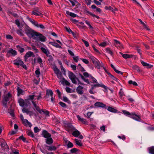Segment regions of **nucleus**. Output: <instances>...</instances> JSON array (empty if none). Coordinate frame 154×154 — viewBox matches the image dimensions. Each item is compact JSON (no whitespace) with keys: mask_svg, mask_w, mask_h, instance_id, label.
<instances>
[{"mask_svg":"<svg viewBox=\"0 0 154 154\" xmlns=\"http://www.w3.org/2000/svg\"><path fill=\"white\" fill-rule=\"evenodd\" d=\"M53 69L54 73L57 75V77L61 80L62 84L67 86L70 85V83L65 80V79L63 77L61 72L56 66L53 67Z\"/></svg>","mask_w":154,"mask_h":154,"instance_id":"nucleus-1","label":"nucleus"},{"mask_svg":"<svg viewBox=\"0 0 154 154\" xmlns=\"http://www.w3.org/2000/svg\"><path fill=\"white\" fill-rule=\"evenodd\" d=\"M35 97H36V98L35 99V100L37 99V100H39L42 99V92H35L32 93V95H29L28 96V99L31 100L32 103L34 106V104L33 103V102L35 103L36 105H37V102L33 100Z\"/></svg>","mask_w":154,"mask_h":154,"instance_id":"nucleus-2","label":"nucleus"},{"mask_svg":"<svg viewBox=\"0 0 154 154\" xmlns=\"http://www.w3.org/2000/svg\"><path fill=\"white\" fill-rule=\"evenodd\" d=\"M11 96V94L10 93H8L7 94H5L4 95L3 97L2 103L5 107H7L8 102Z\"/></svg>","mask_w":154,"mask_h":154,"instance_id":"nucleus-3","label":"nucleus"},{"mask_svg":"<svg viewBox=\"0 0 154 154\" xmlns=\"http://www.w3.org/2000/svg\"><path fill=\"white\" fill-rule=\"evenodd\" d=\"M26 35L30 38H32L33 39L35 38L37 32L34 31L31 29H26L25 30Z\"/></svg>","mask_w":154,"mask_h":154,"instance_id":"nucleus-4","label":"nucleus"},{"mask_svg":"<svg viewBox=\"0 0 154 154\" xmlns=\"http://www.w3.org/2000/svg\"><path fill=\"white\" fill-rule=\"evenodd\" d=\"M13 64L16 66H21L24 68L26 69V66L24 64L23 62L20 58H18L16 60H14L13 61Z\"/></svg>","mask_w":154,"mask_h":154,"instance_id":"nucleus-5","label":"nucleus"},{"mask_svg":"<svg viewBox=\"0 0 154 154\" xmlns=\"http://www.w3.org/2000/svg\"><path fill=\"white\" fill-rule=\"evenodd\" d=\"M0 145L2 149L7 151L9 150V147L5 141L3 139H0Z\"/></svg>","mask_w":154,"mask_h":154,"instance_id":"nucleus-6","label":"nucleus"},{"mask_svg":"<svg viewBox=\"0 0 154 154\" xmlns=\"http://www.w3.org/2000/svg\"><path fill=\"white\" fill-rule=\"evenodd\" d=\"M68 76L71 80L72 83L75 84L77 83L76 81V79L77 78L76 77L75 75L72 72L70 71H68Z\"/></svg>","mask_w":154,"mask_h":154,"instance_id":"nucleus-7","label":"nucleus"},{"mask_svg":"<svg viewBox=\"0 0 154 154\" xmlns=\"http://www.w3.org/2000/svg\"><path fill=\"white\" fill-rule=\"evenodd\" d=\"M36 34V35L35 37V38H34V39L37 41L39 40L42 42L45 41L46 38L42 34L37 32Z\"/></svg>","mask_w":154,"mask_h":154,"instance_id":"nucleus-8","label":"nucleus"},{"mask_svg":"<svg viewBox=\"0 0 154 154\" xmlns=\"http://www.w3.org/2000/svg\"><path fill=\"white\" fill-rule=\"evenodd\" d=\"M33 104H34V107L35 108L36 110L38 111L40 113H41L42 112L46 115L49 116V111L45 110H42L37 105H36L35 103L33 102Z\"/></svg>","mask_w":154,"mask_h":154,"instance_id":"nucleus-9","label":"nucleus"},{"mask_svg":"<svg viewBox=\"0 0 154 154\" xmlns=\"http://www.w3.org/2000/svg\"><path fill=\"white\" fill-rule=\"evenodd\" d=\"M18 102L20 105L22 107L27 106V103L29 102L28 100L25 99L24 100L22 98L18 100Z\"/></svg>","mask_w":154,"mask_h":154,"instance_id":"nucleus-10","label":"nucleus"},{"mask_svg":"<svg viewBox=\"0 0 154 154\" xmlns=\"http://www.w3.org/2000/svg\"><path fill=\"white\" fill-rule=\"evenodd\" d=\"M129 117L137 121H140L141 120L140 116L136 114L135 113H131V116H129Z\"/></svg>","mask_w":154,"mask_h":154,"instance_id":"nucleus-11","label":"nucleus"},{"mask_svg":"<svg viewBox=\"0 0 154 154\" xmlns=\"http://www.w3.org/2000/svg\"><path fill=\"white\" fill-rule=\"evenodd\" d=\"M66 130L68 131H72L75 129V128L71 124L68 123L66 125Z\"/></svg>","mask_w":154,"mask_h":154,"instance_id":"nucleus-12","label":"nucleus"},{"mask_svg":"<svg viewBox=\"0 0 154 154\" xmlns=\"http://www.w3.org/2000/svg\"><path fill=\"white\" fill-rule=\"evenodd\" d=\"M94 105L96 107H100L103 108H106V105L102 102H96L94 103Z\"/></svg>","mask_w":154,"mask_h":154,"instance_id":"nucleus-13","label":"nucleus"},{"mask_svg":"<svg viewBox=\"0 0 154 154\" xmlns=\"http://www.w3.org/2000/svg\"><path fill=\"white\" fill-rule=\"evenodd\" d=\"M42 135L43 137L46 138L51 137V134L45 130L42 131Z\"/></svg>","mask_w":154,"mask_h":154,"instance_id":"nucleus-14","label":"nucleus"},{"mask_svg":"<svg viewBox=\"0 0 154 154\" xmlns=\"http://www.w3.org/2000/svg\"><path fill=\"white\" fill-rule=\"evenodd\" d=\"M83 87L80 85H79L76 89V91L79 94L82 95L83 94Z\"/></svg>","mask_w":154,"mask_h":154,"instance_id":"nucleus-15","label":"nucleus"},{"mask_svg":"<svg viewBox=\"0 0 154 154\" xmlns=\"http://www.w3.org/2000/svg\"><path fill=\"white\" fill-rule=\"evenodd\" d=\"M41 49L44 53L47 56H48L50 54V52L49 50L47 48H45L44 47H41Z\"/></svg>","mask_w":154,"mask_h":154,"instance_id":"nucleus-16","label":"nucleus"},{"mask_svg":"<svg viewBox=\"0 0 154 154\" xmlns=\"http://www.w3.org/2000/svg\"><path fill=\"white\" fill-rule=\"evenodd\" d=\"M53 93L51 90L47 89L46 91V94L45 97L47 98L49 97V96H53Z\"/></svg>","mask_w":154,"mask_h":154,"instance_id":"nucleus-17","label":"nucleus"},{"mask_svg":"<svg viewBox=\"0 0 154 154\" xmlns=\"http://www.w3.org/2000/svg\"><path fill=\"white\" fill-rule=\"evenodd\" d=\"M34 57V56L33 53L31 51H29L27 52L24 56V57L25 58V60L26 61V59L31 56Z\"/></svg>","mask_w":154,"mask_h":154,"instance_id":"nucleus-18","label":"nucleus"},{"mask_svg":"<svg viewBox=\"0 0 154 154\" xmlns=\"http://www.w3.org/2000/svg\"><path fill=\"white\" fill-rule=\"evenodd\" d=\"M45 142L48 145H51L53 143V140L51 137L47 138L45 139Z\"/></svg>","mask_w":154,"mask_h":154,"instance_id":"nucleus-19","label":"nucleus"},{"mask_svg":"<svg viewBox=\"0 0 154 154\" xmlns=\"http://www.w3.org/2000/svg\"><path fill=\"white\" fill-rule=\"evenodd\" d=\"M96 83V84H95V85H93V86H94V88L100 87L102 88H104L106 90H107V87L106 86H105L103 84L100 85V84H99L98 83V82H97V83Z\"/></svg>","mask_w":154,"mask_h":154,"instance_id":"nucleus-20","label":"nucleus"},{"mask_svg":"<svg viewBox=\"0 0 154 154\" xmlns=\"http://www.w3.org/2000/svg\"><path fill=\"white\" fill-rule=\"evenodd\" d=\"M46 149L49 151L55 150L56 149V147L54 146H49L46 145H45Z\"/></svg>","mask_w":154,"mask_h":154,"instance_id":"nucleus-21","label":"nucleus"},{"mask_svg":"<svg viewBox=\"0 0 154 154\" xmlns=\"http://www.w3.org/2000/svg\"><path fill=\"white\" fill-rule=\"evenodd\" d=\"M72 131L73 132L72 133V135L75 137H78L80 134V132L76 129Z\"/></svg>","mask_w":154,"mask_h":154,"instance_id":"nucleus-22","label":"nucleus"},{"mask_svg":"<svg viewBox=\"0 0 154 154\" xmlns=\"http://www.w3.org/2000/svg\"><path fill=\"white\" fill-rule=\"evenodd\" d=\"M88 57L91 60L94 64L98 60L95 57L91 54L88 55Z\"/></svg>","mask_w":154,"mask_h":154,"instance_id":"nucleus-23","label":"nucleus"},{"mask_svg":"<svg viewBox=\"0 0 154 154\" xmlns=\"http://www.w3.org/2000/svg\"><path fill=\"white\" fill-rule=\"evenodd\" d=\"M8 53L9 54H11L13 56H15L17 54V52L15 50L13 49L8 50Z\"/></svg>","mask_w":154,"mask_h":154,"instance_id":"nucleus-24","label":"nucleus"},{"mask_svg":"<svg viewBox=\"0 0 154 154\" xmlns=\"http://www.w3.org/2000/svg\"><path fill=\"white\" fill-rule=\"evenodd\" d=\"M77 118L79 120L82 122L84 124H86L87 123V121L86 119L82 118L79 115L77 116Z\"/></svg>","mask_w":154,"mask_h":154,"instance_id":"nucleus-25","label":"nucleus"},{"mask_svg":"<svg viewBox=\"0 0 154 154\" xmlns=\"http://www.w3.org/2000/svg\"><path fill=\"white\" fill-rule=\"evenodd\" d=\"M141 63L143 66H146V67L148 68H151L153 67L152 65H150L146 63L145 62L143 61H142Z\"/></svg>","mask_w":154,"mask_h":154,"instance_id":"nucleus-26","label":"nucleus"},{"mask_svg":"<svg viewBox=\"0 0 154 154\" xmlns=\"http://www.w3.org/2000/svg\"><path fill=\"white\" fill-rule=\"evenodd\" d=\"M26 133L27 135L32 138L35 137V135L33 132L31 130H28L26 131Z\"/></svg>","mask_w":154,"mask_h":154,"instance_id":"nucleus-27","label":"nucleus"},{"mask_svg":"<svg viewBox=\"0 0 154 154\" xmlns=\"http://www.w3.org/2000/svg\"><path fill=\"white\" fill-rule=\"evenodd\" d=\"M22 112L23 113H26L27 114L30 115L32 114V112L29 110L28 109L25 108H23L22 109Z\"/></svg>","mask_w":154,"mask_h":154,"instance_id":"nucleus-28","label":"nucleus"},{"mask_svg":"<svg viewBox=\"0 0 154 154\" xmlns=\"http://www.w3.org/2000/svg\"><path fill=\"white\" fill-rule=\"evenodd\" d=\"M120 53L121 54L122 57L125 59L130 58L132 57V55L123 54L121 52H120Z\"/></svg>","mask_w":154,"mask_h":154,"instance_id":"nucleus-29","label":"nucleus"},{"mask_svg":"<svg viewBox=\"0 0 154 154\" xmlns=\"http://www.w3.org/2000/svg\"><path fill=\"white\" fill-rule=\"evenodd\" d=\"M50 44L56 48H61V46L59 45L58 44L55 42H50Z\"/></svg>","mask_w":154,"mask_h":154,"instance_id":"nucleus-30","label":"nucleus"},{"mask_svg":"<svg viewBox=\"0 0 154 154\" xmlns=\"http://www.w3.org/2000/svg\"><path fill=\"white\" fill-rule=\"evenodd\" d=\"M149 152L151 154H154V146H152L148 148Z\"/></svg>","mask_w":154,"mask_h":154,"instance_id":"nucleus-31","label":"nucleus"},{"mask_svg":"<svg viewBox=\"0 0 154 154\" xmlns=\"http://www.w3.org/2000/svg\"><path fill=\"white\" fill-rule=\"evenodd\" d=\"M66 13L67 15H69L71 17H75L77 16V15L76 14L70 12L68 11H66Z\"/></svg>","mask_w":154,"mask_h":154,"instance_id":"nucleus-32","label":"nucleus"},{"mask_svg":"<svg viewBox=\"0 0 154 154\" xmlns=\"http://www.w3.org/2000/svg\"><path fill=\"white\" fill-rule=\"evenodd\" d=\"M29 20L30 21V22L31 23L33 24L36 27H37L38 26V24L37 22L35 21L34 20H32L30 18H29Z\"/></svg>","mask_w":154,"mask_h":154,"instance_id":"nucleus-33","label":"nucleus"},{"mask_svg":"<svg viewBox=\"0 0 154 154\" xmlns=\"http://www.w3.org/2000/svg\"><path fill=\"white\" fill-rule=\"evenodd\" d=\"M74 141L77 145L80 146H82V143L81 141V140H79L77 139H74Z\"/></svg>","mask_w":154,"mask_h":154,"instance_id":"nucleus-34","label":"nucleus"},{"mask_svg":"<svg viewBox=\"0 0 154 154\" xmlns=\"http://www.w3.org/2000/svg\"><path fill=\"white\" fill-rule=\"evenodd\" d=\"M107 109L108 111H109V112H114L116 113L117 112V110L113 108H112L111 107H109Z\"/></svg>","mask_w":154,"mask_h":154,"instance_id":"nucleus-35","label":"nucleus"},{"mask_svg":"<svg viewBox=\"0 0 154 154\" xmlns=\"http://www.w3.org/2000/svg\"><path fill=\"white\" fill-rule=\"evenodd\" d=\"M111 66L113 69L114 70L116 73L119 74H120L121 75L123 74V73L122 72L117 70L116 69V68L115 67V66L112 64H111Z\"/></svg>","mask_w":154,"mask_h":154,"instance_id":"nucleus-36","label":"nucleus"},{"mask_svg":"<svg viewBox=\"0 0 154 154\" xmlns=\"http://www.w3.org/2000/svg\"><path fill=\"white\" fill-rule=\"evenodd\" d=\"M18 51H20V53H22L25 50V49L21 47L20 45H17L16 46Z\"/></svg>","mask_w":154,"mask_h":154,"instance_id":"nucleus-37","label":"nucleus"},{"mask_svg":"<svg viewBox=\"0 0 154 154\" xmlns=\"http://www.w3.org/2000/svg\"><path fill=\"white\" fill-rule=\"evenodd\" d=\"M32 13L35 15L41 17H42L43 16L42 14L38 11H32Z\"/></svg>","mask_w":154,"mask_h":154,"instance_id":"nucleus-38","label":"nucleus"},{"mask_svg":"<svg viewBox=\"0 0 154 154\" xmlns=\"http://www.w3.org/2000/svg\"><path fill=\"white\" fill-rule=\"evenodd\" d=\"M91 8L93 9H96V11L100 13L101 11V10L100 8H97V7L94 5H92L91 6Z\"/></svg>","mask_w":154,"mask_h":154,"instance_id":"nucleus-39","label":"nucleus"},{"mask_svg":"<svg viewBox=\"0 0 154 154\" xmlns=\"http://www.w3.org/2000/svg\"><path fill=\"white\" fill-rule=\"evenodd\" d=\"M105 50L106 52L112 56L113 55V53L112 51L111 50L110 48H107L105 49Z\"/></svg>","mask_w":154,"mask_h":154,"instance_id":"nucleus-40","label":"nucleus"},{"mask_svg":"<svg viewBox=\"0 0 154 154\" xmlns=\"http://www.w3.org/2000/svg\"><path fill=\"white\" fill-rule=\"evenodd\" d=\"M122 112L125 115L129 117V116H131V113H130L129 112L125 110H122Z\"/></svg>","mask_w":154,"mask_h":154,"instance_id":"nucleus-41","label":"nucleus"},{"mask_svg":"<svg viewBox=\"0 0 154 154\" xmlns=\"http://www.w3.org/2000/svg\"><path fill=\"white\" fill-rule=\"evenodd\" d=\"M139 20L141 24H142L143 26L145 29H146L148 30H150L148 27L140 19H139Z\"/></svg>","mask_w":154,"mask_h":154,"instance_id":"nucleus-42","label":"nucleus"},{"mask_svg":"<svg viewBox=\"0 0 154 154\" xmlns=\"http://www.w3.org/2000/svg\"><path fill=\"white\" fill-rule=\"evenodd\" d=\"M89 78L92 81V82L93 83H96L97 82V80L91 75H90Z\"/></svg>","mask_w":154,"mask_h":154,"instance_id":"nucleus-43","label":"nucleus"},{"mask_svg":"<svg viewBox=\"0 0 154 154\" xmlns=\"http://www.w3.org/2000/svg\"><path fill=\"white\" fill-rule=\"evenodd\" d=\"M108 75L112 79L118 82V79L112 75L110 73H108Z\"/></svg>","mask_w":154,"mask_h":154,"instance_id":"nucleus-44","label":"nucleus"},{"mask_svg":"<svg viewBox=\"0 0 154 154\" xmlns=\"http://www.w3.org/2000/svg\"><path fill=\"white\" fill-rule=\"evenodd\" d=\"M17 91L18 96H19L20 94H23V91L22 89L20 88L19 87H18L17 89Z\"/></svg>","mask_w":154,"mask_h":154,"instance_id":"nucleus-45","label":"nucleus"},{"mask_svg":"<svg viewBox=\"0 0 154 154\" xmlns=\"http://www.w3.org/2000/svg\"><path fill=\"white\" fill-rule=\"evenodd\" d=\"M114 43L116 47L117 46H118L120 47L122 45V44L120 43L116 40H114Z\"/></svg>","mask_w":154,"mask_h":154,"instance_id":"nucleus-46","label":"nucleus"},{"mask_svg":"<svg viewBox=\"0 0 154 154\" xmlns=\"http://www.w3.org/2000/svg\"><path fill=\"white\" fill-rule=\"evenodd\" d=\"M24 123L26 125H28L30 127H31L32 126V124L27 119H25V120H24Z\"/></svg>","mask_w":154,"mask_h":154,"instance_id":"nucleus-47","label":"nucleus"},{"mask_svg":"<svg viewBox=\"0 0 154 154\" xmlns=\"http://www.w3.org/2000/svg\"><path fill=\"white\" fill-rule=\"evenodd\" d=\"M145 124L149 125V126H148L147 127V129L148 130H149V131H151L154 130V127H152V126H151L150 125H149L148 124L146 123H145Z\"/></svg>","mask_w":154,"mask_h":154,"instance_id":"nucleus-48","label":"nucleus"},{"mask_svg":"<svg viewBox=\"0 0 154 154\" xmlns=\"http://www.w3.org/2000/svg\"><path fill=\"white\" fill-rule=\"evenodd\" d=\"M94 64L95 66L98 69H100V62L98 60L95 62Z\"/></svg>","mask_w":154,"mask_h":154,"instance_id":"nucleus-49","label":"nucleus"},{"mask_svg":"<svg viewBox=\"0 0 154 154\" xmlns=\"http://www.w3.org/2000/svg\"><path fill=\"white\" fill-rule=\"evenodd\" d=\"M128 83L129 84H132L135 86H137L138 85L137 83L133 81L132 80L129 81L128 82Z\"/></svg>","mask_w":154,"mask_h":154,"instance_id":"nucleus-50","label":"nucleus"},{"mask_svg":"<svg viewBox=\"0 0 154 154\" xmlns=\"http://www.w3.org/2000/svg\"><path fill=\"white\" fill-rule=\"evenodd\" d=\"M81 78L86 82L88 84H90V82L88 80V79H85L84 78V77L82 75H81Z\"/></svg>","mask_w":154,"mask_h":154,"instance_id":"nucleus-51","label":"nucleus"},{"mask_svg":"<svg viewBox=\"0 0 154 154\" xmlns=\"http://www.w3.org/2000/svg\"><path fill=\"white\" fill-rule=\"evenodd\" d=\"M88 13L89 14L91 15L92 17H96L98 19H100V17L99 16L95 15L94 14L92 13L91 12H89V11H88Z\"/></svg>","mask_w":154,"mask_h":154,"instance_id":"nucleus-52","label":"nucleus"},{"mask_svg":"<svg viewBox=\"0 0 154 154\" xmlns=\"http://www.w3.org/2000/svg\"><path fill=\"white\" fill-rule=\"evenodd\" d=\"M119 97L121 98L123 96L125 95L124 94V93L122 89V88H121L120 90V91L119 93Z\"/></svg>","mask_w":154,"mask_h":154,"instance_id":"nucleus-53","label":"nucleus"},{"mask_svg":"<svg viewBox=\"0 0 154 154\" xmlns=\"http://www.w3.org/2000/svg\"><path fill=\"white\" fill-rule=\"evenodd\" d=\"M132 68L137 71H139L140 70L139 67L137 65H133L132 67Z\"/></svg>","mask_w":154,"mask_h":154,"instance_id":"nucleus-54","label":"nucleus"},{"mask_svg":"<svg viewBox=\"0 0 154 154\" xmlns=\"http://www.w3.org/2000/svg\"><path fill=\"white\" fill-rule=\"evenodd\" d=\"M98 45L99 46L102 47H104L106 46L107 45V43L106 42H102V43L100 44H98Z\"/></svg>","mask_w":154,"mask_h":154,"instance_id":"nucleus-55","label":"nucleus"},{"mask_svg":"<svg viewBox=\"0 0 154 154\" xmlns=\"http://www.w3.org/2000/svg\"><path fill=\"white\" fill-rule=\"evenodd\" d=\"M17 33L20 36H22L23 35V34L22 32V29H21L17 30Z\"/></svg>","mask_w":154,"mask_h":154,"instance_id":"nucleus-56","label":"nucleus"},{"mask_svg":"<svg viewBox=\"0 0 154 154\" xmlns=\"http://www.w3.org/2000/svg\"><path fill=\"white\" fill-rule=\"evenodd\" d=\"M16 133H17V131H14V130H12V131H9V134H8V135H10V136H12V135L16 134Z\"/></svg>","mask_w":154,"mask_h":154,"instance_id":"nucleus-57","label":"nucleus"},{"mask_svg":"<svg viewBox=\"0 0 154 154\" xmlns=\"http://www.w3.org/2000/svg\"><path fill=\"white\" fill-rule=\"evenodd\" d=\"M59 104L63 107L66 108L67 107L66 105L63 102H59Z\"/></svg>","mask_w":154,"mask_h":154,"instance_id":"nucleus-58","label":"nucleus"},{"mask_svg":"<svg viewBox=\"0 0 154 154\" xmlns=\"http://www.w3.org/2000/svg\"><path fill=\"white\" fill-rule=\"evenodd\" d=\"M85 23L89 26L90 29H93V27L91 25L89 21L87 20H85Z\"/></svg>","mask_w":154,"mask_h":154,"instance_id":"nucleus-59","label":"nucleus"},{"mask_svg":"<svg viewBox=\"0 0 154 154\" xmlns=\"http://www.w3.org/2000/svg\"><path fill=\"white\" fill-rule=\"evenodd\" d=\"M80 59L82 61V62L86 64H88L89 63V61L87 59L81 58Z\"/></svg>","mask_w":154,"mask_h":154,"instance_id":"nucleus-60","label":"nucleus"},{"mask_svg":"<svg viewBox=\"0 0 154 154\" xmlns=\"http://www.w3.org/2000/svg\"><path fill=\"white\" fill-rule=\"evenodd\" d=\"M67 146L68 148H72L73 147V145L72 143L70 142L69 141H68Z\"/></svg>","mask_w":154,"mask_h":154,"instance_id":"nucleus-61","label":"nucleus"},{"mask_svg":"<svg viewBox=\"0 0 154 154\" xmlns=\"http://www.w3.org/2000/svg\"><path fill=\"white\" fill-rule=\"evenodd\" d=\"M35 74L37 75V77H39V75L40 73L39 69H37L35 71Z\"/></svg>","mask_w":154,"mask_h":154,"instance_id":"nucleus-62","label":"nucleus"},{"mask_svg":"<svg viewBox=\"0 0 154 154\" xmlns=\"http://www.w3.org/2000/svg\"><path fill=\"white\" fill-rule=\"evenodd\" d=\"M70 151L72 153H75L78 151V149L76 148H74L71 149Z\"/></svg>","mask_w":154,"mask_h":154,"instance_id":"nucleus-63","label":"nucleus"},{"mask_svg":"<svg viewBox=\"0 0 154 154\" xmlns=\"http://www.w3.org/2000/svg\"><path fill=\"white\" fill-rule=\"evenodd\" d=\"M82 41L83 42V43H84L86 47H88L89 46V44L88 42L86 41L85 40L83 39H82Z\"/></svg>","mask_w":154,"mask_h":154,"instance_id":"nucleus-64","label":"nucleus"}]
</instances>
